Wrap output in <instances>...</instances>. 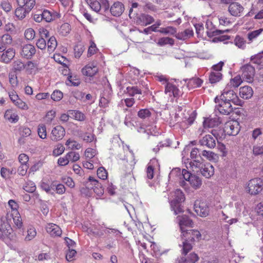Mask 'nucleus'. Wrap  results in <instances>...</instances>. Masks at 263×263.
Segmentation results:
<instances>
[{
  "mask_svg": "<svg viewBox=\"0 0 263 263\" xmlns=\"http://www.w3.org/2000/svg\"><path fill=\"white\" fill-rule=\"evenodd\" d=\"M182 234L181 237L184 240L182 242V245L179 246L182 247V254L186 255L193 248L190 241H194L196 238L199 239L201 237V234L198 231L195 230H186Z\"/></svg>",
  "mask_w": 263,
  "mask_h": 263,
  "instance_id": "f257e3e1",
  "label": "nucleus"
},
{
  "mask_svg": "<svg viewBox=\"0 0 263 263\" xmlns=\"http://www.w3.org/2000/svg\"><path fill=\"white\" fill-rule=\"evenodd\" d=\"M184 195L180 189H177L171 193L170 198H169L170 203L171 207L175 215L183 212L181 203L184 201Z\"/></svg>",
  "mask_w": 263,
  "mask_h": 263,
  "instance_id": "f03ea898",
  "label": "nucleus"
},
{
  "mask_svg": "<svg viewBox=\"0 0 263 263\" xmlns=\"http://www.w3.org/2000/svg\"><path fill=\"white\" fill-rule=\"evenodd\" d=\"M60 15L54 10L43 9L37 11L33 15V20L37 23L45 21L47 23L51 22L57 18H60Z\"/></svg>",
  "mask_w": 263,
  "mask_h": 263,
  "instance_id": "7ed1b4c3",
  "label": "nucleus"
},
{
  "mask_svg": "<svg viewBox=\"0 0 263 263\" xmlns=\"http://www.w3.org/2000/svg\"><path fill=\"white\" fill-rule=\"evenodd\" d=\"M219 98L236 105L242 106L243 104V101L239 99L237 93L229 87V85H227Z\"/></svg>",
  "mask_w": 263,
  "mask_h": 263,
  "instance_id": "20e7f679",
  "label": "nucleus"
},
{
  "mask_svg": "<svg viewBox=\"0 0 263 263\" xmlns=\"http://www.w3.org/2000/svg\"><path fill=\"white\" fill-rule=\"evenodd\" d=\"M211 135H206L200 138L199 143L200 145L209 148H213L216 146V139L218 140V134L215 130H212Z\"/></svg>",
  "mask_w": 263,
  "mask_h": 263,
  "instance_id": "39448f33",
  "label": "nucleus"
},
{
  "mask_svg": "<svg viewBox=\"0 0 263 263\" xmlns=\"http://www.w3.org/2000/svg\"><path fill=\"white\" fill-rule=\"evenodd\" d=\"M215 102L218 103L215 106V109L218 110L221 114L229 115L233 111L231 103L224 100H221L218 97L215 98Z\"/></svg>",
  "mask_w": 263,
  "mask_h": 263,
  "instance_id": "423d86ee",
  "label": "nucleus"
},
{
  "mask_svg": "<svg viewBox=\"0 0 263 263\" xmlns=\"http://www.w3.org/2000/svg\"><path fill=\"white\" fill-rule=\"evenodd\" d=\"M263 181L260 178L250 180L247 185L248 192L252 195L258 194L262 190Z\"/></svg>",
  "mask_w": 263,
  "mask_h": 263,
  "instance_id": "0eeeda50",
  "label": "nucleus"
},
{
  "mask_svg": "<svg viewBox=\"0 0 263 263\" xmlns=\"http://www.w3.org/2000/svg\"><path fill=\"white\" fill-rule=\"evenodd\" d=\"M240 69L243 80L248 83L253 82L255 74L254 67L251 64H247L241 66Z\"/></svg>",
  "mask_w": 263,
  "mask_h": 263,
  "instance_id": "6e6552de",
  "label": "nucleus"
},
{
  "mask_svg": "<svg viewBox=\"0 0 263 263\" xmlns=\"http://www.w3.org/2000/svg\"><path fill=\"white\" fill-rule=\"evenodd\" d=\"M189 176V171L185 169L182 170L179 168H175L173 169L169 174V178L176 180L179 179L180 184L181 186H184L185 177Z\"/></svg>",
  "mask_w": 263,
  "mask_h": 263,
  "instance_id": "1a4fd4ad",
  "label": "nucleus"
},
{
  "mask_svg": "<svg viewBox=\"0 0 263 263\" xmlns=\"http://www.w3.org/2000/svg\"><path fill=\"white\" fill-rule=\"evenodd\" d=\"M86 185L90 189H92L98 196L100 197L103 195L104 189L102 184L94 177L89 176L86 181Z\"/></svg>",
  "mask_w": 263,
  "mask_h": 263,
  "instance_id": "9d476101",
  "label": "nucleus"
},
{
  "mask_svg": "<svg viewBox=\"0 0 263 263\" xmlns=\"http://www.w3.org/2000/svg\"><path fill=\"white\" fill-rule=\"evenodd\" d=\"M194 209L197 214L200 217H205L209 214V206L205 202L197 200L195 202Z\"/></svg>",
  "mask_w": 263,
  "mask_h": 263,
  "instance_id": "9b49d317",
  "label": "nucleus"
},
{
  "mask_svg": "<svg viewBox=\"0 0 263 263\" xmlns=\"http://www.w3.org/2000/svg\"><path fill=\"white\" fill-rule=\"evenodd\" d=\"M224 130L229 135H237L240 130L239 123L236 121H230L226 123Z\"/></svg>",
  "mask_w": 263,
  "mask_h": 263,
  "instance_id": "f8f14e48",
  "label": "nucleus"
},
{
  "mask_svg": "<svg viewBox=\"0 0 263 263\" xmlns=\"http://www.w3.org/2000/svg\"><path fill=\"white\" fill-rule=\"evenodd\" d=\"M164 92L170 97L178 98L181 94L179 88L174 84L167 82L165 86Z\"/></svg>",
  "mask_w": 263,
  "mask_h": 263,
  "instance_id": "ddd939ff",
  "label": "nucleus"
},
{
  "mask_svg": "<svg viewBox=\"0 0 263 263\" xmlns=\"http://www.w3.org/2000/svg\"><path fill=\"white\" fill-rule=\"evenodd\" d=\"M33 3L32 1L29 2L26 8L19 7L17 8L15 11V16L19 20L24 18L26 14H28L33 8Z\"/></svg>",
  "mask_w": 263,
  "mask_h": 263,
  "instance_id": "4468645a",
  "label": "nucleus"
},
{
  "mask_svg": "<svg viewBox=\"0 0 263 263\" xmlns=\"http://www.w3.org/2000/svg\"><path fill=\"white\" fill-rule=\"evenodd\" d=\"M65 134V129L61 125L54 127L51 131L50 138L52 141H58L61 140Z\"/></svg>",
  "mask_w": 263,
  "mask_h": 263,
  "instance_id": "2eb2a0df",
  "label": "nucleus"
},
{
  "mask_svg": "<svg viewBox=\"0 0 263 263\" xmlns=\"http://www.w3.org/2000/svg\"><path fill=\"white\" fill-rule=\"evenodd\" d=\"M205 26L207 29L206 33L208 36L213 37L220 35L223 33L225 32H228V30H221L216 29L214 26L212 22L210 21H207L206 22Z\"/></svg>",
  "mask_w": 263,
  "mask_h": 263,
  "instance_id": "dca6fc26",
  "label": "nucleus"
},
{
  "mask_svg": "<svg viewBox=\"0 0 263 263\" xmlns=\"http://www.w3.org/2000/svg\"><path fill=\"white\" fill-rule=\"evenodd\" d=\"M13 42L12 36L8 33L0 36V52L4 51L6 48L11 45Z\"/></svg>",
  "mask_w": 263,
  "mask_h": 263,
  "instance_id": "f3484780",
  "label": "nucleus"
},
{
  "mask_svg": "<svg viewBox=\"0 0 263 263\" xmlns=\"http://www.w3.org/2000/svg\"><path fill=\"white\" fill-rule=\"evenodd\" d=\"M35 52L36 49L33 45L31 44H26L22 47L21 54L23 57L27 59H30Z\"/></svg>",
  "mask_w": 263,
  "mask_h": 263,
  "instance_id": "a211bd4d",
  "label": "nucleus"
},
{
  "mask_svg": "<svg viewBox=\"0 0 263 263\" xmlns=\"http://www.w3.org/2000/svg\"><path fill=\"white\" fill-rule=\"evenodd\" d=\"M243 10V6L237 2H233L229 6V11L234 16H241Z\"/></svg>",
  "mask_w": 263,
  "mask_h": 263,
  "instance_id": "6ab92c4d",
  "label": "nucleus"
},
{
  "mask_svg": "<svg viewBox=\"0 0 263 263\" xmlns=\"http://www.w3.org/2000/svg\"><path fill=\"white\" fill-rule=\"evenodd\" d=\"M83 74L88 77H93L98 72V68L95 63H90L86 65L82 69Z\"/></svg>",
  "mask_w": 263,
  "mask_h": 263,
  "instance_id": "aec40b11",
  "label": "nucleus"
},
{
  "mask_svg": "<svg viewBox=\"0 0 263 263\" xmlns=\"http://www.w3.org/2000/svg\"><path fill=\"white\" fill-rule=\"evenodd\" d=\"M184 180L188 181L192 187L195 189H199L202 184L201 179L196 175L192 174L189 172V176L187 177H185Z\"/></svg>",
  "mask_w": 263,
  "mask_h": 263,
  "instance_id": "412c9836",
  "label": "nucleus"
},
{
  "mask_svg": "<svg viewBox=\"0 0 263 263\" xmlns=\"http://www.w3.org/2000/svg\"><path fill=\"white\" fill-rule=\"evenodd\" d=\"M177 220L180 226L181 233H184L186 230L184 229V227H192L193 221L186 215L178 216L177 217Z\"/></svg>",
  "mask_w": 263,
  "mask_h": 263,
  "instance_id": "4be33fe9",
  "label": "nucleus"
},
{
  "mask_svg": "<svg viewBox=\"0 0 263 263\" xmlns=\"http://www.w3.org/2000/svg\"><path fill=\"white\" fill-rule=\"evenodd\" d=\"M0 228L2 240H4L6 238H12V236L11 235V233L12 232V229L8 223L3 222L1 224Z\"/></svg>",
  "mask_w": 263,
  "mask_h": 263,
  "instance_id": "5701e85b",
  "label": "nucleus"
},
{
  "mask_svg": "<svg viewBox=\"0 0 263 263\" xmlns=\"http://www.w3.org/2000/svg\"><path fill=\"white\" fill-rule=\"evenodd\" d=\"M124 11L123 4L119 2H116L111 6L110 12L114 16H120Z\"/></svg>",
  "mask_w": 263,
  "mask_h": 263,
  "instance_id": "b1692460",
  "label": "nucleus"
},
{
  "mask_svg": "<svg viewBox=\"0 0 263 263\" xmlns=\"http://www.w3.org/2000/svg\"><path fill=\"white\" fill-rule=\"evenodd\" d=\"M47 232L51 236H60L62 234L61 228L57 224L50 223H48L46 227Z\"/></svg>",
  "mask_w": 263,
  "mask_h": 263,
  "instance_id": "393cba45",
  "label": "nucleus"
},
{
  "mask_svg": "<svg viewBox=\"0 0 263 263\" xmlns=\"http://www.w3.org/2000/svg\"><path fill=\"white\" fill-rule=\"evenodd\" d=\"M200 170L202 175L206 178H210L214 174V167L209 163L202 164Z\"/></svg>",
  "mask_w": 263,
  "mask_h": 263,
  "instance_id": "a878e982",
  "label": "nucleus"
},
{
  "mask_svg": "<svg viewBox=\"0 0 263 263\" xmlns=\"http://www.w3.org/2000/svg\"><path fill=\"white\" fill-rule=\"evenodd\" d=\"M221 123V120L219 117L206 118L203 125L204 128H211L218 126Z\"/></svg>",
  "mask_w": 263,
  "mask_h": 263,
  "instance_id": "bb28decb",
  "label": "nucleus"
},
{
  "mask_svg": "<svg viewBox=\"0 0 263 263\" xmlns=\"http://www.w3.org/2000/svg\"><path fill=\"white\" fill-rule=\"evenodd\" d=\"M3 52L1 56V61L5 63L8 64L14 57L15 54V51L12 48H8Z\"/></svg>",
  "mask_w": 263,
  "mask_h": 263,
  "instance_id": "cd10ccee",
  "label": "nucleus"
},
{
  "mask_svg": "<svg viewBox=\"0 0 263 263\" xmlns=\"http://www.w3.org/2000/svg\"><path fill=\"white\" fill-rule=\"evenodd\" d=\"M253 91L251 87L245 86L239 88L240 97L244 99H249L253 96Z\"/></svg>",
  "mask_w": 263,
  "mask_h": 263,
  "instance_id": "c85d7f7f",
  "label": "nucleus"
},
{
  "mask_svg": "<svg viewBox=\"0 0 263 263\" xmlns=\"http://www.w3.org/2000/svg\"><path fill=\"white\" fill-rule=\"evenodd\" d=\"M185 81L189 89L200 87L203 83V81L198 78H193Z\"/></svg>",
  "mask_w": 263,
  "mask_h": 263,
  "instance_id": "c756f323",
  "label": "nucleus"
},
{
  "mask_svg": "<svg viewBox=\"0 0 263 263\" xmlns=\"http://www.w3.org/2000/svg\"><path fill=\"white\" fill-rule=\"evenodd\" d=\"M139 23L143 26L151 24L154 22V18L148 14H142L138 18Z\"/></svg>",
  "mask_w": 263,
  "mask_h": 263,
  "instance_id": "7c9ffc66",
  "label": "nucleus"
},
{
  "mask_svg": "<svg viewBox=\"0 0 263 263\" xmlns=\"http://www.w3.org/2000/svg\"><path fill=\"white\" fill-rule=\"evenodd\" d=\"M4 118L11 123H16L19 119L18 115L11 109H8L6 111Z\"/></svg>",
  "mask_w": 263,
  "mask_h": 263,
  "instance_id": "2f4dec72",
  "label": "nucleus"
},
{
  "mask_svg": "<svg viewBox=\"0 0 263 263\" xmlns=\"http://www.w3.org/2000/svg\"><path fill=\"white\" fill-rule=\"evenodd\" d=\"M198 259V256L196 253H191L186 258L181 257L178 261L179 263H195Z\"/></svg>",
  "mask_w": 263,
  "mask_h": 263,
  "instance_id": "473e14b6",
  "label": "nucleus"
},
{
  "mask_svg": "<svg viewBox=\"0 0 263 263\" xmlns=\"http://www.w3.org/2000/svg\"><path fill=\"white\" fill-rule=\"evenodd\" d=\"M222 77V74L219 71H212L209 74V80L211 84L219 82Z\"/></svg>",
  "mask_w": 263,
  "mask_h": 263,
  "instance_id": "72a5a7b5",
  "label": "nucleus"
},
{
  "mask_svg": "<svg viewBox=\"0 0 263 263\" xmlns=\"http://www.w3.org/2000/svg\"><path fill=\"white\" fill-rule=\"evenodd\" d=\"M12 217L15 225L18 228H21L23 226V222L20 214H14L7 213L6 218L9 220Z\"/></svg>",
  "mask_w": 263,
  "mask_h": 263,
  "instance_id": "f704fd0d",
  "label": "nucleus"
},
{
  "mask_svg": "<svg viewBox=\"0 0 263 263\" xmlns=\"http://www.w3.org/2000/svg\"><path fill=\"white\" fill-rule=\"evenodd\" d=\"M193 35V30L190 29H186L183 31L178 32L176 35V37L180 40H185L190 38Z\"/></svg>",
  "mask_w": 263,
  "mask_h": 263,
  "instance_id": "c9c22d12",
  "label": "nucleus"
},
{
  "mask_svg": "<svg viewBox=\"0 0 263 263\" xmlns=\"http://www.w3.org/2000/svg\"><path fill=\"white\" fill-rule=\"evenodd\" d=\"M57 41L54 36H51L47 43V50L49 53L53 52L57 46Z\"/></svg>",
  "mask_w": 263,
  "mask_h": 263,
  "instance_id": "e433bc0d",
  "label": "nucleus"
},
{
  "mask_svg": "<svg viewBox=\"0 0 263 263\" xmlns=\"http://www.w3.org/2000/svg\"><path fill=\"white\" fill-rule=\"evenodd\" d=\"M69 112L71 117L76 120L83 121L85 119V115L79 110H69Z\"/></svg>",
  "mask_w": 263,
  "mask_h": 263,
  "instance_id": "4c0bfd02",
  "label": "nucleus"
},
{
  "mask_svg": "<svg viewBox=\"0 0 263 263\" xmlns=\"http://www.w3.org/2000/svg\"><path fill=\"white\" fill-rule=\"evenodd\" d=\"M124 92L130 97H134L137 94L141 95L142 93L141 90L139 89L137 86H128L126 88Z\"/></svg>",
  "mask_w": 263,
  "mask_h": 263,
  "instance_id": "58836bf2",
  "label": "nucleus"
},
{
  "mask_svg": "<svg viewBox=\"0 0 263 263\" xmlns=\"http://www.w3.org/2000/svg\"><path fill=\"white\" fill-rule=\"evenodd\" d=\"M80 137L86 142H91L95 139L96 141L95 135L91 132H86L81 134L80 135Z\"/></svg>",
  "mask_w": 263,
  "mask_h": 263,
  "instance_id": "ea45409f",
  "label": "nucleus"
},
{
  "mask_svg": "<svg viewBox=\"0 0 263 263\" xmlns=\"http://www.w3.org/2000/svg\"><path fill=\"white\" fill-rule=\"evenodd\" d=\"M65 145L68 146L69 148L71 149H80L82 147L81 144L71 139L67 140Z\"/></svg>",
  "mask_w": 263,
  "mask_h": 263,
  "instance_id": "a19ab883",
  "label": "nucleus"
},
{
  "mask_svg": "<svg viewBox=\"0 0 263 263\" xmlns=\"http://www.w3.org/2000/svg\"><path fill=\"white\" fill-rule=\"evenodd\" d=\"M262 32V28L249 32L247 34V36L250 42H252L256 39Z\"/></svg>",
  "mask_w": 263,
  "mask_h": 263,
  "instance_id": "79ce46f5",
  "label": "nucleus"
},
{
  "mask_svg": "<svg viewBox=\"0 0 263 263\" xmlns=\"http://www.w3.org/2000/svg\"><path fill=\"white\" fill-rule=\"evenodd\" d=\"M202 164L200 161V160H194L193 161H190L188 164V166H186L187 168H191L193 171L197 172L196 169L200 168Z\"/></svg>",
  "mask_w": 263,
  "mask_h": 263,
  "instance_id": "37998d69",
  "label": "nucleus"
},
{
  "mask_svg": "<svg viewBox=\"0 0 263 263\" xmlns=\"http://www.w3.org/2000/svg\"><path fill=\"white\" fill-rule=\"evenodd\" d=\"M242 77L239 75H237L234 78L232 79L230 83L227 85H229V87L233 86V87H238L242 82Z\"/></svg>",
  "mask_w": 263,
  "mask_h": 263,
  "instance_id": "c03bdc74",
  "label": "nucleus"
},
{
  "mask_svg": "<svg viewBox=\"0 0 263 263\" xmlns=\"http://www.w3.org/2000/svg\"><path fill=\"white\" fill-rule=\"evenodd\" d=\"M157 44L160 46L167 44L173 45L174 44V40L169 37H163L158 40Z\"/></svg>",
  "mask_w": 263,
  "mask_h": 263,
  "instance_id": "a18cd8bd",
  "label": "nucleus"
},
{
  "mask_svg": "<svg viewBox=\"0 0 263 263\" xmlns=\"http://www.w3.org/2000/svg\"><path fill=\"white\" fill-rule=\"evenodd\" d=\"M106 228V227H103V226L97 227L95 226L92 229L93 231L92 232L95 236L101 237L105 234Z\"/></svg>",
  "mask_w": 263,
  "mask_h": 263,
  "instance_id": "49530a36",
  "label": "nucleus"
},
{
  "mask_svg": "<svg viewBox=\"0 0 263 263\" xmlns=\"http://www.w3.org/2000/svg\"><path fill=\"white\" fill-rule=\"evenodd\" d=\"M36 235L35 229L33 227L29 228L27 232V235L25 237V240L28 241L32 240Z\"/></svg>",
  "mask_w": 263,
  "mask_h": 263,
  "instance_id": "de8ad7c7",
  "label": "nucleus"
},
{
  "mask_svg": "<svg viewBox=\"0 0 263 263\" xmlns=\"http://www.w3.org/2000/svg\"><path fill=\"white\" fill-rule=\"evenodd\" d=\"M12 65L15 71H21L25 68V64L20 60L14 61Z\"/></svg>",
  "mask_w": 263,
  "mask_h": 263,
  "instance_id": "09e8293b",
  "label": "nucleus"
},
{
  "mask_svg": "<svg viewBox=\"0 0 263 263\" xmlns=\"http://www.w3.org/2000/svg\"><path fill=\"white\" fill-rule=\"evenodd\" d=\"M152 113L148 109H141L138 112V116L142 119H146L151 116Z\"/></svg>",
  "mask_w": 263,
  "mask_h": 263,
  "instance_id": "8fccbe9b",
  "label": "nucleus"
},
{
  "mask_svg": "<svg viewBox=\"0 0 263 263\" xmlns=\"http://www.w3.org/2000/svg\"><path fill=\"white\" fill-rule=\"evenodd\" d=\"M158 32L165 34L173 35L176 33V30L172 26H168L165 28H160Z\"/></svg>",
  "mask_w": 263,
  "mask_h": 263,
  "instance_id": "3c124183",
  "label": "nucleus"
},
{
  "mask_svg": "<svg viewBox=\"0 0 263 263\" xmlns=\"http://www.w3.org/2000/svg\"><path fill=\"white\" fill-rule=\"evenodd\" d=\"M39 136L43 139L47 137L46 127L44 124H39L37 127Z\"/></svg>",
  "mask_w": 263,
  "mask_h": 263,
  "instance_id": "603ef678",
  "label": "nucleus"
},
{
  "mask_svg": "<svg viewBox=\"0 0 263 263\" xmlns=\"http://www.w3.org/2000/svg\"><path fill=\"white\" fill-rule=\"evenodd\" d=\"M84 51V46L81 44H77L74 46V52L76 58H80Z\"/></svg>",
  "mask_w": 263,
  "mask_h": 263,
  "instance_id": "864d4df0",
  "label": "nucleus"
},
{
  "mask_svg": "<svg viewBox=\"0 0 263 263\" xmlns=\"http://www.w3.org/2000/svg\"><path fill=\"white\" fill-rule=\"evenodd\" d=\"M9 83H10L11 86L15 88L18 85V80L16 75L14 73H9Z\"/></svg>",
  "mask_w": 263,
  "mask_h": 263,
  "instance_id": "5fc2aeb1",
  "label": "nucleus"
},
{
  "mask_svg": "<svg viewBox=\"0 0 263 263\" xmlns=\"http://www.w3.org/2000/svg\"><path fill=\"white\" fill-rule=\"evenodd\" d=\"M251 60L254 64H256L257 65H261L263 62V54L262 52L252 57Z\"/></svg>",
  "mask_w": 263,
  "mask_h": 263,
  "instance_id": "6e6d98bb",
  "label": "nucleus"
},
{
  "mask_svg": "<svg viewBox=\"0 0 263 263\" xmlns=\"http://www.w3.org/2000/svg\"><path fill=\"white\" fill-rule=\"evenodd\" d=\"M24 190L27 192L32 193L35 191L36 186L35 183L32 181L27 182L23 187Z\"/></svg>",
  "mask_w": 263,
  "mask_h": 263,
  "instance_id": "4d7b16f0",
  "label": "nucleus"
},
{
  "mask_svg": "<svg viewBox=\"0 0 263 263\" xmlns=\"http://www.w3.org/2000/svg\"><path fill=\"white\" fill-rule=\"evenodd\" d=\"M8 205L11 209V213L14 214H18L17 209L18 208V204L13 200H10L8 201Z\"/></svg>",
  "mask_w": 263,
  "mask_h": 263,
  "instance_id": "13d9d810",
  "label": "nucleus"
},
{
  "mask_svg": "<svg viewBox=\"0 0 263 263\" xmlns=\"http://www.w3.org/2000/svg\"><path fill=\"white\" fill-rule=\"evenodd\" d=\"M63 97V94L62 91L59 90H55L51 95V98L54 101H59Z\"/></svg>",
  "mask_w": 263,
  "mask_h": 263,
  "instance_id": "bf43d9fd",
  "label": "nucleus"
},
{
  "mask_svg": "<svg viewBox=\"0 0 263 263\" xmlns=\"http://www.w3.org/2000/svg\"><path fill=\"white\" fill-rule=\"evenodd\" d=\"M98 177L102 179L105 180L107 178V172L103 167H99L97 170Z\"/></svg>",
  "mask_w": 263,
  "mask_h": 263,
  "instance_id": "052dcab7",
  "label": "nucleus"
},
{
  "mask_svg": "<svg viewBox=\"0 0 263 263\" xmlns=\"http://www.w3.org/2000/svg\"><path fill=\"white\" fill-rule=\"evenodd\" d=\"M35 33L32 28H28L26 29L24 33L26 39L28 40H32L35 37Z\"/></svg>",
  "mask_w": 263,
  "mask_h": 263,
  "instance_id": "680f3d73",
  "label": "nucleus"
},
{
  "mask_svg": "<svg viewBox=\"0 0 263 263\" xmlns=\"http://www.w3.org/2000/svg\"><path fill=\"white\" fill-rule=\"evenodd\" d=\"M67 157L69 159V161L76 162L80 159V155L78 153L70 152L67 154Z\"/></svg>",
  "mask_w": 263,
  "mask_h": 263,
  "instance_id": "e2e57ef3",
  "label": "nucleus"
},
{
  "mask_svg": "<svg viewBox=\"0 0 263 263\" xmlns=\"http://www.w3.org/2000/svg\"><path fill=\"white\" fill-rule=\"evenodd\" d=\"M100 5V1L92 0L90 3L89 6L93 11L99 12L101 10Z\"/></svg>",
  "mask_w": 263,
  "mask_h": 263,
  "instance_id": "0e129e2a",
  "label": "nucleus"
},
{
  "mask_svg": "<svg viewBox=\"0 0 263 263\" xmlns=\"http://www.w3.org/2000/svg\"><path fill=\"white\" fill-rule=\"evenodd\" d=\"M36 45L38 48L41 50L46 49L47 46L46 41L43 37H41L37 40Z\"/></svg>",
  "mask_w": 263,
  "mask_h": 263,
  "instance_id": "69168bd1",
  "label": "nucleus"
},
{
  "mask_svg": "<svg viewBox=\"0 0 263 263\" xmlns=\"http://www.w3.org/2000/svg\"><path fill=\"white\" fill-rule=\"evenodd\" d=\"M202 155L209 160H215L216 155L211 151L204 150L202 152Z\"/></svg>",
  "mask_w": 263,
  "mask_h": 263,
  "instance_id": "338daca9",
  "label": "nucleus"
},
{
  "mask_svg": "<svg viewBox=\"0 0 263 263\" xmlns=\"http://www.w3.org/2000/svg\"><path fill=\"white\" fill-rule=\"evenodd\" d=\"M2 8L6 12H9L12 9V6L8 1H3L1 4Z\"/></svg>",
  "mask_w": 263,
  "mask_h": 263,
  "instance_id": "774afa93",
  "label": "nucleus"
}]
</instances>
